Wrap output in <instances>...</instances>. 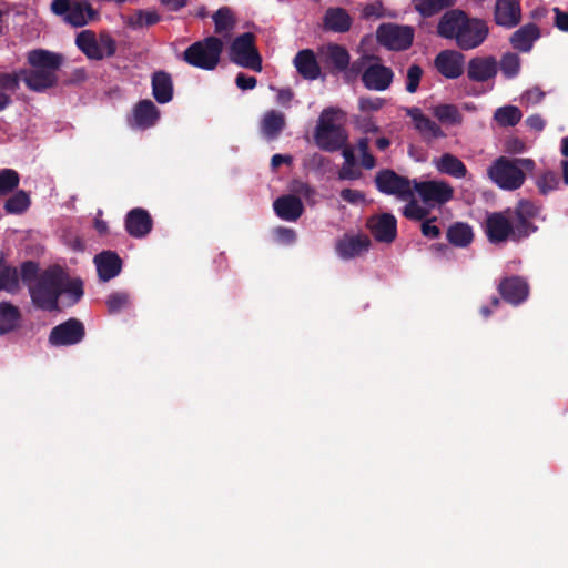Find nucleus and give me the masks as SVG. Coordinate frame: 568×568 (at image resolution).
I'll return each mask as SVG.
<instances>
[{
  "label": "nucleus",
  "mask_w": 568,
  "mask_h": 568,
  "mask_svg": "<svg viewBox=\"0 0 568 568\" xmlns=\"http://www.w3.org/2000/svg\"><path fill=\"white\" fill-rule=\"evenodd\" d=\"M364 59L371 62L362 73L364 87L374 91L388 89L394 79L393 70L379 63V58L376 55H366Z\"/></svg>",
  "instance_id": "12"
},
{
  "label": "nucleus",
  "mask_w": 568,
  "mask_h": 568,
  "mask_svg": "<svg viewBox=\"0 0 568 568\" xmlns=\"http://www.w3.org/2000/svg\"><path fill=\"white\" fill-rule=\"evenodd\" d=\"M403 214L409 220L422 221L428 215V211L412 200L404 206Z\"/></svg>",
  "instance_id": "51"
},
{
  "label": "nucleus",
  "mask_w": 568,
  "mask_h": 568,
  "mask_svg": "<svg viewBox=\"0 0 568 568\" xmlns=\"http://www.w3.org/2000/svg\"><path fill=\"white\" fill-rule=\"evenodd\" d=\"M540 207L529 200H520L515 207L487 214L484 233L490 244L519 243L538 231L532 222Z\"/></svg>",
  "instance_id": "1"
},
{
  "label": "nucleus",
  "mask_w": 568,
  "mask_h": 568,
  "mask_svg": "<svg viewBox=\"0 0 568 568\" xmlns=\"http://www.w3.org/2000/svg\"><path fill=\"white\" fill-rule=\"evenodd\" d=\"M536 185L540 194L547 195L550 192L559 189V175L551 170L545 171L537 178Z\"/></svg>",
  "instance_id": "44"
},
{
  "label": "nucleus",
  "mask_w": 568,
  "mask_h": 568,
  "mask_svg": "<svg viewBox=\"0 0 568 568\" xmlns=\"http://www.w3.org/2000/svg\"><path fill=\"white\" fill-rule=\"evenodd\" d=\"M94 263L99 277L103 282H108L118 276L122 268V260L112 251H103L95 255Z\"/></svg>",
  "instance_id": "20"
},
{
  "label": "nucleus",
  "mask_w": 568,
  "mask_h": 568,
  "mask_svg": "<svg viewBox=\"0 0 568 568\" xmlns=\"http://www.w3.org/2000/svg\"><path fill=\"white\" fill-rule=\"evenodd\" d=\"M446 239L456 247H467L474 241L473 227L465 222H455L447 229Z\"/></svg>",
  "instance_id": "33"
},
{
  "label": "nucleus",
  "mask_w": 568,
  "mask_h": 568,
  "mask_svg": "<svg viewBox=\"0 0 568 568\" xmlns=\"http://www.w3.org/2000/svg\"><path fill=\"white\" fill-rule=\"evenodd\" d=\"M229 60L245 69L261 72L263 60L256 47V36L244 32L233 39L227 51Z\"/></svg>",
  "instance_id": "7"
},
{
  "label": "nucleus",
  "mask_w": 568,
  "mask_h": 568,
  "mask_svg": "<svg viewBox=\"0 0 568 568\" xmlns=\"http://www.w3.org/2000/svg\"><path fill=\"white\" fill-rule=\"evenodd\" d=\"M275 234L277 241L286 245L293 244L296 241V233L290 227H277Z\"/></svg>",
  "instance_id": "58"
},
{
  "label": "nucleus",
  "mask_w": 568,
  "mask_h": 568,
  "mask_svg": "<svg viewBox=\"0 0 568 568\" xmlns=\"http://www.w3.org/2000/svg\"><path fill=\"white\" fill-rule=\"evenodd\" d=\"M544 97L545 92L540 88L535 87L527 90L524 93L523 99L526 100L528 103L537 104L544 99Z\"/></svg>",
  "instance_id": "62"
},
{
  "label": "nucleus",
  "mask_w": 568,
  "mask_h": 568,
  "mask_svg": "<svg viewBox=\"0 0 568 568\" xmlns=\"http://www.w3.org/2000/svg\"><path fill=\"white\" fill-rule=\"evenodd\" d=\"M85 337L84 324L74 317L54 326L50 334L48 342L55 347L77 345Z\"/></svg>",
  "instance_id": "10"
},
{
  "label": "nucleus",
  "mask_w": 568,
  "mask_h": 568,
  "mask_svg": "<svg viewBox=\"0 0 568 568\" xmlns=\"http://www.w3.org/2000/svg\"><path fill=\"white\" fill-rule=\"evenodd\" d=\"M160 21V16L155 11L139 10L131 24L133 27H150Z\"/></svg>",
  "instance_id": "50"
},
{
  "label": "nucleus",
  "mask_w": 568,
  "mask_h": 568,
  "mask_svg": "<svg viewBox=\"0 0 568 568\" xmlns=\"http://www.w3.org/2000/svg\"><path fill=\"white\" fill-rule=\"evenodd\" d=\"M293 63L300 75L306 80H316L321 74V67L314 51L311 49L298 51Z\"/></svg>",
  "instance_id": "24"
},
{
  "label": "nucleus",
  "mask_w": 568,
  "mask_h": 568,
  "mask_svg": "<svg viewBox=\"0 0 568 568\" xmlns=\"http://www.w3.org/2000/svg\"><path fill=\"white\" fill-rule=\"evenodd\" d=\"M456 0H415L414 8L423 18H430L443 9L453 7Z\"/></svg>",
  "instance_id": "39"
},
{
  "label": "nucleus",
  "mask_w": 568,
  "mask_h": 568,
  "mask_svg": "<svg viewBox=\"0 0 568 568\" xmlns=\"http://www.w3.org/2000/svg\"><path fill=\"white\" fill-rule=\"evenodd\" d=\"M438 73L446 79H458L465 70V55L457 50H442L434 60Z\"/></svg>",
  "instance_id": "13"
},
{
  "label": "nucleus",
  "mask_w": 568,
  "mask_h": 568,
  "mask_svg": "<svg viewBox=\"0 0 568 568\" xmlns=\"http://www.w3.org/2000/svg\"><path fill=\"white\" fill-rule=\"evenodd\" d=\"M21 312L10 302H0V335H7L17 331L21 323Z\"/></svg>",
  "instance_id": "28"
},
{
  "label": "nucleus",
  "mask_w": 568,
  "mask_h": 568,
  "mask_svg": "<svg viewBox=\"0 0 568 568\" xmlns=\"http://www.w3.org/2000/svg\"><path fill=\"white\" fill-rule=\"evenodd\" d=\"M291 190L306 200L312 199L316 194L315 190L308 183L300 180L293 181Z\"/></svg>",
  "instance_id": "55"
},
{
  "label": "nucleus",
  "mask_w": 568,
  "mask_h": 568,
  "mask_svg": "<svg viewBox=\"0 0 568 568\" xmlns=\"http://www.w3.org/2000/svg\"><path fill=\"white\" fill-rule=\"evenodd\" d=\"M26 85L34 92H42L47 89L53 88L58 83V77L54 73L45 70H22Z\"/></svg>",
  "instance_id": "25"
},
{
  "label": "nucleus",
  "mask_w": 568,
  "mask_h": 568,
  "mask_svg": "<svg viewBox=\"0 0 568 568\" xmlns=\"http://www.w3.org/2000/svg\"><path fill=\"white\" fill-rule=\"evenodd\" d=\"M385 100L382 98L361 97L358 108L363 112L378 111L383 108Z\"/></svg>",
  "instance_id": "54"
},
{
  "label": "nucleus",
  "mask_w": 568,
  "mask_h": 568,
  "mask_svg": "<svg viewBox=\"0 0 568 568\" xmlns=\"http://www.w3.org/2000/svg\"><path fill=\"white\" fill-rule=\"evenodd\" d=\"M366 227L377 242L392 243L397 236V220L392 213H382L371 216Z\"/></svg>",
  "instance_id": "14"
},
{
  "label": "nucleus",
  "mask_w": 568,
  "mask_h": 568,
  "mask_svg": "<svg viewBox=\"0 0 568 568\" xmlns=\"http://www.w3.org/2000/svg\"><path fill=\"white\" fill-rule=\"evenodd\" d=\"M273 209L280 219L291 222L298 220L304 212L301 199L292 194L277 197Z\"/></svg>",
  "instance_id": "21"
},
{
  "label": "nucleus",
  "mask_w": 568,
  "mask_h": 568,
  "mask_svg": "<svg viewBox=\"0 0 568 568\" xmlns=\"http://www.w3.org/2000/svg\"><path fill=\"white\" fill-rule=\"evenodd\" d=\"M498 292L505 302L517 306L527 300L529 286L523 277L509 276L500 281Z\"/></svg>",
  "instance_id": "17"
},
{
  "label": "nucleus",
  "mask_w": 568,
  "mask_h": 568,
  "mask_svg": "<svg viewBox=\"0 0 568 568\" xmlns=\"http://www.w3.org/2000/svg\"><path fill=\"white\" fill-rule=\"evenodd\" d=\"M535 162L531 159L499 156L488 169V176L500 189L515 191L525 183L524 170H532Z\"/></svg>",
  "instance_id": "4"
},
{
  "label": "nucleus",
  "mask_w": 568,
  "mask_h": 568,
  "mask_svg": "<svg viewBox=\"0 0 568 568\" xmlns=\"http://www.w3.org/2000/svg\"><path fill=\"white\" fill-rule=\"evenodd\" d=\"M423 77V69L418 64H412L407 69L406 74V90L409 93H415L419 87Z\"/></svg>",
  "instance_id": "49"
},
{
  "label": "nucleus",
  "mask_w": 568,
  "mask_h": 568,
  "mask_svg": "<svg viewBox=\"0 0 568 568\" xmlns=\"http://www.w3.org/2000/svg\"><path fill=\"white\" fill-rule=\"evenodd\" d=\"M160 116L159 109L149 100H141L133 109L134 125L140 129H148L155 124Z\"/></svg>",
  "instance_id": "27"
},
{
  "label": "nucleus",
  "mask_w": 568,
  "mask_h": 568,
  "mask_svg": "<svg viewBox=\"0 0 568 568\" xmlns=\"http://www.w3.org/2000/svg\"><path fill=\"white\" fill-rule=\"evenodd\" d=\"M377 42L394 51L408 49L414 40V30L409 26L382 23L376 30Z\"/></svg>",
  "instance_id": "8"
},
{
  "label": "nucleus",
  "mask_w": 568,
  "mask_h": 568,
  "mask_svg": "<svg viewBox=\"0 0 568 568\" xmlns=\"http://www.w3.org/2000/svg\"><path fill=\"white\" fill-rule=\"evenodd\" d=\"M20 87L18 73L0 72V91L8 94L14 93Z\"/></svg>",
  "instance_id": "48"
},
{
  "label": "nucleus",
  "mask_w": 568,
  "mask_h": 568,
  "mask_svg": "<svg viewBox=\"0 0 568 568\" xmlns=\"http://www.w3.org/2000/svg\"><path fill=\"white\" fill-rule=\"evenodd\" d=\"M152 94L156 102L164 104L173 98V81L170 73L156 71L152 75Z\"/></svg>",
  "instance_id": "29"
},
{
  "label": "nucleus",
  "mask_w": 568,
  "mask_h": 568,
  "mask_svg": "<svg viewBox=\"0 0 568 568\" xmlns=\"http://www.w3.org/2000/svg\"><path fill=\"white\" fill-rule=\"evenodd\" d=\"M349 53L339 44H331L327 48V61L338 72L345 71L349 65Z\"/></svg>",
  "instance_id": "41"
},
{
  "label": "nucleus",
  "mask_w": 568,
  "mask_h": 568,
  "mask_svg": "<svg viewBox=\"0 0 568 568\" xmlns=\"http://www.w3.org/2000/svg\"><path fill=\"white\" fill-rule=\"evenodd\" d=\"M526 124L534 131L541 132L546 126V121L539 114L529 115L526 119Z\"/></svg>",
  "instance_id": "64"
},
{
  "label": "nucleus",
  "mask_w": 568,
  "mask_h": 568,
  "mask_svg": "<svg viewBox=\"0 0 568 568\" xmlns=\"http://www.w3.org/2000/svg\"><path fill=\"white\" fill-rule=\"evenodd\" d=\"M20 290L19 271L17 266L9 264L2 256L0 257V292L16 294Z\"/></svg>",
  "instance_id": "34"
},
{
  "label": "nucleus",
  "mask_w": 568,
  "mask_h": 568,
  "mask_svg": "<svg viewBox=\"0 0 568 568\" xmlns=\"http://www.w3.org/2000/svg\"><path fill=\"white\" fill-rule=\"evenodd\" d=\"M433 114L440 123L447 125H459L464 119L455 104H438L433 109Z\"/></svg>",
  "instance_id": "38"
},
{
  "label": "nucleus",
  "mask_w": 568,
  "mask_h": 568,
  "mask_svg": "<svg viewBox=\"0 0 568 568\" xmlns=\"http://www.w3.org/2000/svg\"><path fill=\"white\" fill-rule=\"evenodd\" d=\"M355 165L344 164L338 171V179L342 181L345 180H358L362 178V171L359 169L354 168Z\"/></svg>",
  "instance_id": "56"
},
{
  "label": "nucleus",
  "mask_w": 568,
  "mask_h": 568,
  "mask_svg": "<svg viewBox=\"0 0 568 568\" xmlns=\"http://www.w3.org/2000/svg\"><path fill=\"white\" fill-rule=\"evenodd\" d=\"M130 303V296L126 292H114L108 296L106 306L110 314H116L125 308Z\"/></svg>",
  "instance_id": "47"
},
{
  "label": "nucleus",
  "mask_w": 568,
  "mask_h": 568,
  "mask_svg": "<svg viewBox=\"0 0 568 568\" xmlns=\"http://www.w3.org/2000/svg\"><path fill=\"white\" fill-rule=\"evenodd\" d=\"M352 18L343 8H331L324 16V28L329 31L344 33L351 29Z\"/></svg>",
  "instance_id": "32"
},
{
  "label": "nucleus",
  "mask_w": 568,
  "mask_h": 568,
  "mask_svg": "<svg viewBox=\"0 0 568 568\" xmlns=\"http://www.w3.org/2000/svg\"><path fill=\"white\" fill-rule=\"evenodd\" d=\"M20 183V175L13 169L0 170V197L13 192Z\"/></svg>",
  "instance_id": "43"
},
{
  "label": "nucleus",
  "mask_w": 568,
  "mask_h": 568,
  "mask_svg": "<svg viewBox=\"0 0 568 568\" xmlns=\"http://www.w3.org/2000/svg\"><path fill=\"white\" fill-rule=\"evenodd\" d=\"M222 51V39L210 36L189 45L183 52V60L192 67L212 71L220 63Z\"/></svg>",
  "instance_id": "6"
},
{
  "label": "nucleus",
  "mask_w": 568,
  "mask_h": 568,
  "mask_svg": "<svg viewBox=\"0 0 568 568\" xmlns=\"http://www.w3.org/2000/svg\"><path fill=\"white\" fill-rule=\"evenodd\" d=\"M552 12L555 13V26L559 30L568 32V12H564L557 7L552 9Z\"/></svg>",
  "instance_id": "61"
},
{
  "label": "nucleus",
  "mask_w": 568,
  "mask_h": 568,
  "mask_svg": "<svg viewBox=\"0 0 568 568\" xmlns=\"http://www.w3.org/2000/svg\"><path fill=\"white\" fill-rule=\"evenodd\" d=\"M235 83L241 90H252L256 87L257 80L253 75L240 72L235 78Z\"/></svg>",
  "instance_id": "59"
},
{
  "label": "nucleus",
  "mask_w": 568,
  "mask_h": 568,
  "mask_svg": "<svg viewBox=\"0 0 568 568\" xmlns=\"http://www.w3.org/2000/svg\"><path fill=\"white\" fill-rule=\"evenodd\" d=\"M62 62L61 54L44 49H34L28 53V63L37 70H45L57 74Z\"/></svg>",
  "instance_id": "22"
},
{
  "label": "nucleus",
  "mask_w": 568,
  "mask_h": 568,
  "mask_svg": "<svg viewBox=\"0 0 568 568\" xmlns=\"http://www.w3.org/2000/svg\"><path fill=\"white\" fill-rule=\"evenodd\" d=\"M124 227L130 236L134 239H143L151 233L153 229V219L148 210L134 207L126 213Z\"/></svg>",
  "instance_id": "16"
},
{
  "label": "nucleus",
  "mask_w": 568,
  "mask_h": 568,
  "mask_svg": "<svg viewBox=\"0 0 568 568\" xmlns=\"http://www.w3.org/2000/svg\"><path fill=\"white\" fill-rule=\"evenodd\" d=\"M341 197L347 203L356 204L364 201L365 195L362 191L358 190L344 189L341 191Z\"/></svg>",
  "instance_id": "60"
},
{
  "label": "nucleus",
  "mask_w": 568,
  "mask_h": 568,
  "mask_svg": "<svg viewBox=\"0 0 568 568\" xmlns=\"http://www.w3.org/2000/svg\"><path fill=\"white\" fill-rule=\"evenodd\" d=\"M62 294H69L72 296L73 303H77L83 296V284L81 280H73L64 283L62 278Z\"/></svg>",
  "instance_id": "53"
},
{
  "label": "nucleus",
  "mask_w": 568,
  "mask_h": 568,
  "mask_svg": "<svg viewBox=\"0 0 568 568\" xmlns=\"http://www.w3.org/2000/svg\"><path fill=\"white\" fill-rule=\"evenodd\" d=\"M30 205L31 200L29 194L23 190H19L6 201L3 207L8 214H22Z\"/></svg>",
  "instance_id": "42"
},
{
  "label": "nucleus",
  "mask_w": 568,
  "mask_h": 568,
  "mask_svg": "<svg viewBox=\"0 0 568 568\" xmlns=\"http://www.w3.org/2000/svg\"><path fill=\"white\" fill-rule=\"evenodd\" d=\"M214 31L226 38L236 24V19L229 7H221L213 14Z\"/></svg>",
  "instance_id": "36"
},
{
  "label": "nucleus",
  "mask_w": 568,
  "mask_h": 568,
  "mask_svg": "<svg viewBox=\"0 0 568 568\" xmlns=\"http://www.w3.org/2000/svg\"><path fill=\"white\" fill-rule=\"evenodd\" d=\"M498 73V62L493 55L474 57L467 63V78L471 82H487Z\"/></svg>",
  "instance_id": "15"
},
{
  "label": "nucleus",
  "mask_w": 568,
  "mask_h": 568,
  "mask_svg": "<svg viewBox=\"0 0 568 568\" xmlns=\"http://www.w3.org/2000/svg\"><path fill=\"white\" fill-rule=\"evenodd\" d=\"M98 48L104 57H112L116 51V42L109 33H101L98 39Z\"/></svg>",
  "instance_id": "52"
},
{
  "label": "nucleus",
  "mask_w": 568,
  "mask_h": 568,
  "mask_svg": "<svg viewBox=\"0 0 568 568\" xmlns=\"http://www.w3.org/2000/svg\"><path fill=\"white\" fill-rule=\"evenodd\" d=\"M539 37L540 31L537 24L528 23L520 27L513 33L510 43L515 49L521 52H528L530 51L534 41H536Z\"/></svg>",
  "instance_id": "30"
},
{
  "label": "nucleus",
  "mask_w": 568,
  "mask_h": 568,
  "mask_svg": "<svg viewBox=\"0 0 568 568\" xmlns=\"http://www.w3.org/2000/svg\"><path fill=\"white\" fill-rule=\"evenodd\" d=\"M500 70L505 78L513 79L520 71V58L516 53L508 52L500 59Z\"/></svg>",
  "instance_id": "46"
},
{
  "label": "nucleus",
  "mask_w": 568,
  "mask_h": 568,
  "mask_svg": "<svg viewBox=\"0 0 568 568\" xmlns=\"http://www.w3.org/2000/svg\"><path fill=\"white\" fill-rule=\"evenodd\" d=\"M496 24L505 28L516 27L521 19V9L518 0H497L494 10Z\"/></svg>",
  "instance_id": "18"
},
{
  "label": "nucleus",
  "mask_w": 568,
  "mask_h": 568,
  "mask_svg": "<svg viewBox=\"0 0 568 568\" xmlns=\"http://www.w3.org/2000/svg\"><path fill=\"white\" fill-rule=\"evenodd\" d=\"M19 271V281L21 280L23 284L30 286L36 283L40 276V266L39 263L32 260L24 261L20 264Z\"/></svg>",
  "instance_id": "45"
},
{
  "label": "nucleus",
  "mask_w": 568,
  "mask_h": 568,
  "mask_svg": "<svg viewBox=\"0 0 568 568\" xmlns=\"http://www.w3.org/2000/svg\"><path fill=\"white\" fill-rule=\"evenodd\" d=\"M376 189L386 195H396L399 199L408 200L413 197V181L408 178L397 174L392 169H383L375 175Z\"/></svg>",
  "instance_id": "9"
},
{
  "label": "nucleus",
  "mask_w": 568,
  "mask_h": 568,
  "mask_svg": "<svg viewBox=\"0 0 568 568\" xmlns=\"http://www.w3.org/2000/svg\"><path fill=\"white\" fill-rule=\"evenodd\" d=\"M343 112L333 106L324 109L314 130L315 144L325 152H336L347 144L348 133L339 122Z\"/></svg>",
  "instance_id": "3"
},
{
  "label": "nucleus",
  "mask_w": 568,
  "mask_h": 568,
  "mask_svg": "<svg viewBox=\"0 0 568 568\" xmlns=\"http://www.w3.org/2000/svg\"><path fill=\"white\" fill-rule=\"evenodd\" d=\"M371 246V240L366 235H344L336 243L335 250L343 260H351L362 255Z\"/></svg>",
  "instance_id": "19"
},
{
  "label": "nucleus",
  "mask_w": 568,
  "mask_h": 568,
  "mask_svg": "<svg viewBox=\"0 0 568 568\" xmlns=\"http://www.w3.org/2000/svg\"><path fill=\"white\" fill-rule=\"evenodd\" d=\"M71 6V0H53L51 3V10L57 16H67L70 11Z\"/></svg>",
  "instance_id": "63"
},
{
  "label": "nucleus",
  "mask_w": 568,
  "mask_h": 568,
  "mask_svg": "<svg viewBox=\"0 0 568 568\" xmlns=\"http://www.w3.org/2000/svg\"><path fill=\"white\" fill-rule=\"evenodd\" d=\"M437 33L442 38L455 40L460 50L468 51L484 43L489 28L483 19L470 18L460 9H452L439 19Z\"/></svg>",
  "instance_id": "2"
},
{
  "label": "nucleus",
  "mask_w": 568,
  "mask_h": 568,
  "mask_svg": "<svg viewBox=\"0 0 568 568\" xmlns=\"http://www.w3.org/2000/svg\"><path fill=\"white\" fill-rule=\"evenodd\" d=\"M436 169L455 179H463L467 175V168L464 162L452 153H444L434 161Z\"/></svg>",
  "instance_id": "31"
},
{
  "label": "nucleus",
  "mask_w": 568,
  "mask_h": 568,
  "mask_svg": "<svg viewBox=\"0 0 568 568\" xmlns=\"http://www.w3.org/2000/svg\"><path fill=\"white\" fill-rule=\"evenodd\" d=\"M523 113L518 106L506 105L498 108L494 113L495 121L500 126H515L520 122Z\"/></svg>",
  "instance_id": "40"
},
{
  "label": "nucleus",
  "mask_w": 568,
  "mask_h": 568,
  "mask_svg": "<svg viewBox=\"0 0 568 568\" xmlns=\"http://www.w3.org/2000/svg\"><path fill=\"white\" fill-rule=\"evenodd\" d=\"M413 190L418 193L422 201L427 205H443L454 197L453 186L445 181H423L413 180Z\"/></svg>",
  "instance_id": "11"
},
{
  "label": "nucleus",
  "mask_w": 568,
  "mask_h": 568,
  "mask_svg": "<svg viewBox=\"0 0 568 568\" xmlns=\"http://www.w3.org/2000/svg\"><path fill=\"white\" fill-rule=\"evenodd\" d=\"M407 115L413 120L415 129L424 136L438 139L445 138L442 128L428 116H426L419 108H410Z\"/></svg>",
  "instance_id": "26"
},
{
  "label": "nucleus",
  "mask_w": 568,
  "mask_h": 568,
  "mask_svg": "<svg viewBox=\"0 0 568 568\" xmlns=\"http://www.w3.org/2000/svg\"><path fill=\"white\" fill-rule=\"evenodd\" d=\"M286 126L285 114L277 110H270L264 113L260 122V131L267 141L276 140Z\"/></svg>",
  "instance_id": "23"
},
{
  "label": "nucleus",
  "mask_w": 568,
  "mask_h": 568,
  "mask_svg": "<svg viewBox=\"0 0 568 568\" xmlns=\"http://www.w3.org/2000/svg\"><path fill=\"white\" fill-rule=\"evenodd\" d=\"M93 14L94 11L88 1H75L65 16V20L74 27H82L88 23Z\"/></svg>",
  "instance_id": "35"
},
{
  "label": "nucleus",
  "mask_w": 568,
  "mask_h": 568,
  "mask_svg": "<svg viewBox=\"0 0 568 568\" xmlns=\"http://www.w3.org/2000/svg\"><path fill=\"white\" fill-rule=\"evenodd\" d=\"M75 44L89 59L102 60L94 32L90 30L81 31L75 38Z\"/></svg>",
  "instance_id": "37"
},
{
  "label": "nucleus",
  "mask_w": 568,
  "mask_h": 568,
  "mask_svg": "<svg viewBox=\"0 0 568 568\" xmlns=\"http://www.w3.org/2000/svg\"><path fill=\"white\" fill-rule=\"evenodd\" d=\"M437 221V217H432L423 222L422 224V234L429 239H438L440 236V230L434 222Z\"/></svg>",
  "instance_id": "57"
},
{
  "label": "nucleus",
  "mask_w": 568,
  "mask_h": 568,
  "mask_svg": "<svg viewBox=\"0 0 568 568\" xmlns=\"http://www.w3.org/2000/svg\"><path fill=\"white\" fill-rule=\"evenodd\" d=\"M29 294L36 308L58 311L59 298L62 295V272L59 268L43 271L38 281L29 286Z\"/></svg>",
  "instance_id": "5"
}]
</instances>
